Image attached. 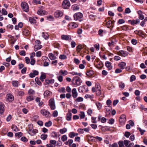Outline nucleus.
<instances>
[{"label": "nucleus", "mask_w": 147, "mask_h": 147, "mask_svg": "<svg viewBox=\"0 0 147 147\" xmlns=\"http://www.w3.org/2000/svg\"><path fill=\"white\" fill-rule=\"evenodd\" d=\"M74 17L75 20L81 22L82 20L83 15L80 12H78L74 15Z\"/></svg>", "instance_id": "obj_1"}, {"label": "nucleus", "mask_w": 147, "mask_h": 147, "mask_svg": "<svg viewBox=\"0 0 147 147\" xmlns=\"http://www.w3.org/2000/svg\"><path fill=\"white\" fill-rule=\"evenodd\" d=\"M73 82L74 84L77 86H80L82 82L81 78L78 76L74 77L73 79Z\"/></svg>", "instance_id": "obj_2"}, {"label": "nucleus", "mask_w": 147, "mask_h": 147, "mask_svg": "<svg viewBox=\"0 0 147 147\" xmlns=\"http://www.w3.org/2000/svg\"><path fill=\"white\" fill-rule=\"evenodd\" d=\"M28 133L31 136H34L35 134L38 132V130L36 129H33L32 125H30L29 126Z\"/></svg>", "instance_id": "obj_3"}, {"label": "nucleus", "mask_w": 147, "mask_h": 147, "mask_svg": "<svg viewBox=\"0 0 147 147\" xmlns=\"http://www.w3.org/2000/svg\"><path fill=\"white\" fill-rule=\"evenodd\" d=\"M49 105L52 110H54L56 108L55 100L54 99L51 98L49 101Z\"/></svg>", "instance_id": "obj_4"}, {"label": "nucleus", "mask_w": 147, "mask_h": 147, "mask_svg": "<svg viewBox=\"0 0 147 147\" xmlns=\"http://www.w3.org/2000/svg\"><path fill=\"white\" fill-rule=\"evenodd\" d=\"M62 7L64 9H68L70 6V4L68 0H64L62 3Z\"/></svg>", "instance_id": "obj_5"}, {"label": "nucleus", "mask_w": 147, "mask_h": 147, "mask_svg": "<svg viewBox=\"0 0 147 147\" xmlns=\"http://www.w3.org/2000/svg\"><path fill=\"white\" fill-rule=\"evenodd\" d=\"M21 6L24 11L28 12L29 11V7L28 4L25 2H22L21 4Z\"/></svg>", "instance_id": "obj_6"}, {"label": "nucleus", "mask_w": 147, "mask_h": 147, "mask_svg": "<svg viewBox=\"0 0 147 147\" xmlns=\"http://www.w3.org/2000/svg\"><path fill=\"white\" fill-rule=\"evenodd\" d=\"M40 112L43 115L45 116L46 117H50L51 116L50 113L45 109L41 110Z\"/></svg>", "instance_id": "obj_7"}, {"label": "nucleus", "mask_w": 147, "mask_h": 147, "mask_svg": "<svg viewBox=\"0 0 147 147\" xmlns=\"http://www.w3.org/2000/svg\"><path fill=\"white\" fill-rule=\"evenodd\" d=\"M126 116L124 115H121L119 119V122L121 125L123 124L125 122Z\"/></svg>", "instance_id": "obj_8"}, {"label": "nucleus", "mask_w": 147, "mask_h": 147, "mask_svg": "<svg viewBox=\"0 0 147 147\" xmlns=\"http://www.w3.org/2000/svg\"><path fill=\"white\" fill-rule=\"evenodd\" d=\"M117 54L119 55L125 57L127 55L128 53L126 51L121 50L117 52Z\"/></svg>", "instance_id": "obj_9"}, {"label": "nucleus", "mask_w": 147, "mask_h": 147, "mask_svg": "<svg viewBox=\"0 0 147 147\" xmlns=\"http://www.w3.org/2000/svg\"><path fill=\"white\" fill-rule=\"evenodd\" d=\"M63 15V12L59 10L57 11L54 13V16L56 18L61 17Z\"/></svg>", "instance_id": "obj_10"}, {"label": "nucleus", "mask_w": 147, "mask_h": 147, "mask_svg": "<svg viewBox=\"0 0 147 147\" xmlns=\"http://www.w3.org/2000/svg\"><path fill=\"white\" fill-rule=\"evenodd\" d=\"M42 59L43 60H45V61L44 62L43 65L44 66H47L49 65V62L47 61H49L48 58L46 56H43L42 57Z\"/></svg>", "instance_id": "obj_11"}, {"label": "nucleus", "mask_w": 147, "mask_h": 147, "mask_svg": "<svg viewBox=\"0 0 147 147\" xmlns=\"http://www.w3.org/2000/svg\"><path fill=\"white\" fill-rule=\"evenodd\" d=\"M37 13L38 15L43 16L47 14L48 13L45 10L40 9L38 10Z\"/></svg>", "instance_id": "obj_12"}, {"label": "nucleus", "mask_w": 147, "mask_h": 147, "mask_svg": "<svg viewBox=\"0 0 147 147\" xmlns=\"http://www.w3.org/2000/svg\"><path fill=\"white\" fill-rule=\"evenodd\" d=\"M68 26L69 28L71 29H74L78 27V24L74 22L69 23Z\"/></svg>", "instance_id": "obj_13"}, {"label": "nucleus", "mask_w": 147, "mask_h": 147, "mask_svg": "<svg viewBox=\"0 0 147 147\" xmlns=\"http://www.w3.org/2000/svg\"><path fill=\"white\" fill-rule=\"evenodd\" d=\"M5 105L4 104L0 102V114L2 115L3 114L5 111Z\"/></svg>", "instance_id": "obj_14"}, {"label": "nucleus", "mask_w": 147, "mask_h": 147, "mask_svg": "<svg viewBox=\"0 0 147 147\" xmlns=\"http://www.w3.org/2000/svg\"><path fill=\"white\" fill-rule=\"evenodd\" d=\"M72 114L70 110H69L66 116V119L67 121H70L71 118Z\"/></svg>", "instance_id": "obj_15"}, {"label": "nucleus", "mask_w": 147, "mask_h": 147, "mask_svg": "<svg viewBox=\"0 0 147 147\" xmlns=\"http://www.w3.org/2000/svg\"><path fill=\"white\" fill-rule=\"evenodd\" d=\"M72 95L73 97L74 98H76L78 96V93L76 88H73L72 90Z\"/></svg>", "instance_id": "obj_16"}, {"label": "nucleus", "mask_w": 147, "mask_h": 147, "mask_svg": "<svg viewBox=\"0 0 147 147\" xmlns=\"http://www.w3.org/2000/svg\"><path fill=\"white\" fill-rule=\"evenodd\" d=\"M38 74V72L36 70H34L32 73H31L29 74L30 77L31 78L34 77L35 76L37 75Z\"/></svg>", "instance_id": "obj_17"}, {"label": "nucleus", "mask_w": 147, "mask_h": 147, "mask_svg": "<svg viewBox=\"0 0 147 147\" xmlns=\"http://www.w3.org/2000/svg\"><path fill=\"white\" fill-rule=\"evenodd\" d=\"M105 64L106 66L108 68L109 70H110L112 69V66L111 63L107 61L105 62Z\"/></svg>", "instance_id": "obj_18"}, {"label": "nucleus", "mask_w": 147, "mask_h": 147, "mask_svg": "<svg viewBox=\"0 0 147 147\" xmlns=\"http://www.w3.org/2000/svg\"><path fill=\"white\" fill-rule=\"evenodd\" d=\"M138 13L139 15V18L140 19L142 20L144 19V17L142 14V11L140 10L138 11L137 12Z\"/></svg>", "instance_id": "obj_19"}, {"label": "nucleus", "mask_w": 147, "mask_h": 147, "mask_svg": "<svg viewBox=\"0 0 147 147\" xmlns=\"http://www.w3.org/2000/svg\"><path fill=\"white\" fill-rule=\"evenodd\" d=\"M131 22V24L132 25H134L140 22V21L139 19H137L136 20H129V22Z\"/></svg>", "instance_id": "obj_20"}, {"label": "nucleus", "mask_w": 147, "mask_h": 147, "mask_svg": "<svg viewBox=\"0 0 147 147\" xmlns=\"http://www.w3.org/2000/svg\"><path fill=\"white\" fill-rule=\"evenodd\" d=\"M126 65V63L123 62L119 63L118 64L119 67L121 69H124Z\"/></svg>", "instance_id": "obj_21"}, {"label": "nucleus", "mask_w": 147, "mask_h": 147, "mask_svg": "<svg viewBox=\"0 0 147 147\" xmlns=\"http://www.w3.org/2000/svg\"><path fill=\"white\" fill-rule=\"evenodd\" d=\"M86 75L89 77H91L94 74V72L93 71L89 70L86 72Z\"/></svg>", "instance_id": "obj_22"}, {"label": "nucleus", "mask_w": 147, "mask_h": 147, "mask_svg": "<svg viewBox=\"0 0 147 147\" xmlns=\"http://www.w3.org/2000/svg\"><path fill=\"white\" fill-rule=\"evenodd\" d=\"M34 99L33 96L32 95H29L26 96V100L28 102Z\"/></svg>", "instance_id": "obj_23"}, {"label": "nucleus", "mask_w": 147, "mask_h": 147, "mask_svg": "<svg viewBox=\"0 0 147 147\" xmlns=\"http://www.w3.org/2000/svg\"><path fill=\"white\" fill-rule=\"evenodd\" d=\"M42 47L41 45H35L34 46V50L35 51H36L38 50L41 49Z\"/></svg>", "instance_id": "obj_24"}, {"label": "nucleus", "mask_w": 147, "mask_h": 147, "mask_svg": "<svg viewBox=\"0 0 147 147\" xmlns=\"http://www.w3.org/2000/svg\"><path fill=\"white\" fill-rule=\"evenodd\" d=\"M106 24L108 27L109 28L113 26V22L110 20H109L107 22Z\"/></svg>", "instance_id": "obj_25"}, {"label": "nucleus", "mask_w": 147, "mask_h": 147, "mask_svg": "<svg viewBox=\"0 0 147 147\" xmlns=\"http://www.w3.org/2000/svg\"><path fill=\"white\" fill-rule=\"evenodd\" d=\"M83 48L82 46V45H78L76 47V51L77 52V53H79L80 50Z\"/></svg>", "instance_id": "obj_26"}, {"label": "nucleus", "mask_w": 147, "mask_h": 147, "mask_svg": "<svg viewBox=\"0 0 147 147\" xmlns=\"http://www.w3.org/2000/svg\"><path fill=\"white\" fill-rule=\"evenodd\" d=\"M42 36L45 39H47L49 37V34L46 32H43Z\"/></svg>", "instance_id": "obj_27"}, {"label": "nucleus", "mask_w": 147, "mask_h": 147, "mask_svg": "<svg viewBox=\"0 0 147 147\" xmlns=\"http://www.w3.org/2000/svg\"><path fill=\"white\" fill-rule=\"evenodd\" d=\"M12 84L14 87H17L18 86L19 82L17 81H13L12 82Z\"/></svg>", "instance_id": "obj_28"}, {"label": "nucleus", "mask_w": 147, "mask_h": 147, "mask_svg": "<svg viewBox=\"0 0 147 147\" xmlns=\"http://www.w3.org/2000/svg\"><path fill=\"white\" fill-rule=\"evenodd\" d=\"M61 38L62 40H68L69 38V36L63 35L61 36Z\"/></svg>", "instance_id": "obj_29"}, {"label": "nucleus", "mask_w": 147, "mask_h": 147, "mask_svg": "<svg viewBox=\"0 0 147 147\" xmlns=\"http://www.w3.org/2000/svg\"><path fill=\"white\" fill-rule=\"evenodd\" d=\"M79 115L80 116L81 119L84 118L85 116L84 113L83 111L80 112Z\"/></svg>", "instance_id": "obj_30"}, {"label": "nucleus", "mask_w": 147, "mask_h": 147, "mask_svg": "<svg viewBox=\"0 0 147 147\" xmlns=\"http://www.w3.org/2000/svg\"><path fill=\"white\" fill-rule=\"evenodd\" d=\"M29 20L31 24H36V20L34 19V18L30 17L29 18Z\"/></svg>", "instance_id": "obj_31"}, {"label": "nucleus", "mask_w": 147, "mask_h": 147, "mask_svg": "<svg viewBox=\"0 0 147 147\" xmlns=\"http://www.w3.org/2000/svg\"><path fill=\"white\" fill-rule=\"evenodd\" d=\"M49 57L51 60H54L56 59V57L52 53H50L49 54Z\"/></svg>", "instance_id": "obj_32"}, {"label": "nucleus", "mask_w": 147, "mask_h": 147, "mask_svg": "<svg viewBox=\"0 0 147 147\" xmlns=\"http://www.w3.org/2000/svg\"><path fill=\"white\" fill-rule=\"evenodd\" d=\"M72 8L74 10H78L79 9V7L77 5H73L72 6Z\"/></svg>", "instance_id": "obj_33"}, {"label": "nucleus", "mask_w": 147, "mask_h": 147, "mask_svg": "<svg viewBox=\"0 0 147 147\" xmlns=\"http://www.w3.org/2000/svg\"><path fill=\"white\" fill-rule=\"evenodd\" d=\"M58 91L60 93L65 92V89L64 87H62L59 88L58 90Z\"/></svg>", "instance_id": "obj_34"}, {"label": "nucleus", "mask_w": 147, "mask_h": 147, "mask_svg": "<svg viewBox=\"0 0 147 147\" xmlns=\"http://www.w3.org/2000/svg\"><path fill=\"white\" fill-rule=\"evenodd\" d=\"M71 74L72 75H78L80 76H82V74L81 73H78L76 72H75L74 71L72 72L71 73Z\"/></svg>", "instance_id": "obj_35"}, {"label": "nucleus", "mask_w": 147, "mask_h": 147, "mask_svg": "<svg viewBox=\"0 0 147 147\" xmlns=\"http://www.w3.org/2000/svg\"><path fill=\"white\" fill-rule=\"evenodd\" d=\"M46 78V76L45 74H42L40 78V79L41 81H43V80L45 79Z\"/></svg>", "instance_id": "obj_36"}, {"label": "nucleus", "mask_w": 147, "mask_h": 147, "mask_svg": "<svg viewBox=\"0 0 147 147\" xmlns=\"http://www.w3.org/2000/svg\"><path fill=\"white\" fill-rule=\"evenodd\" d=\"M136 80V77L135 75H132L131 76L130 79V82H132L133 81H135Z\"/></svg>", "instance_id": "obj_37"}, {"label": "nucleus", "mask_w": 147, "mask_h": 147, "mask_svg": "<svg viewBox=\"0 0 147 147\" xmlns=\"http://www.w3.org/2000/svg\"><path fill=\"white\" fill-rule=\"evenodd\" d=\"M51 92L48 90L45 91L44 94V95L45 96H47L50 95Z\"/></svg>", "instance_id": "obj_38"}, {"label": "nucleus", "mask_w": 147, "mask_h": 147, "mask_svg": "<svg viewBox=\"0 0 147 147\" xmlns=\"http://www.w3.org/2000/svg\"><path fill=\"white\" fill-rule=\"evenodd\" d=\"M96 105L97 107V108L98 110H100L102 107V104L99 102H96Z\"/></svg>", "instance_id": "obj_39"}, {"label": "nucleus", "mask_w": 147, "mask_h": 147, "mask_svg": "<svg viewBox=\"0 0 147 147\" xmlns=\"http://www.w3.org/2000/svg\"><path fill=\"white\" fill-rule=\"evenodd\" d=\"M59 73L62 74L64 76H65L68 74V72L66 70H64V71L61 70L59 71Z\"/></svg>", "instance_id": "obj_40"}, {"label": "nucleus", "mask_w": 147, "mask_h": 147, "mask_svg": "<svg viewBox=\"0 0 147 147\" xmlns=\"http://www.w3.org/2000/svg\"><path fill=\"white\" fill-rule=\"evenodd\" d=\"M23 33L24 35L25 36H27L29 35V32L28 30L26 29H25L23 32Z\"/></svg>", "instance_id": "obj_41"}, {"label": "nucleus", "mask_w": 147, "mask_h": 147, "mask_svg": "<svg viewBox=\"0 0 147 147\" xmlns=\"http://www.w3.org/2000/svg\"><path fill=\"white\" fill-rule=\"evenodd\" d=\"M7 99H10L11 100H13V95L11 94H7Z\"/></svg>", "instance_id": "obj_42"}, {"label": "nucleus", "mask_w": 147, "mask_h": 147, "mask_svg": "<svg viewBox=\"0 0 147 147\" xmlns=\"http://www.w3.org/2000/svg\"><path fill=\"white\" fill-rule=\"evenodd\" d=\"M67 131V129L66 128H63L60 130L59 132L61 134H63Z\"/></svg>", "instance_id": "obj_43"}, {"label": "nucleus", "mask_w": 147, "mask_h": 147, "mask_svg": "<svg viewBox=\"0 0 147 147\" xmlns=\"http://www.w3.org/2000/svg\"><path fill=\"white\" fill-rule=\"evenodd\" d=\"M22 135V132L16 133L15 134V136L16 137H18V138L21 137Z\"/></svg>", "instance_id": "obj_44"}, {"label": "nucleus", "mask_w": 147, "mask_h": 147, "mask_svg": "<svg viewBox=\"0 0 147 147\" xmlns=\"http://www.w3.org/2000/svg\"><path fill=\"white\" fill-rule=\"evenodd\" d=\"M101 129L103 131H106L109 130V128L107 126H102Z\"/></svg>", "instance_id": "obj_45"}, {"label": "nucleus", "mask_w": 147, "mask_h": 147, "mask_svg": "<svg viewBox=\"0 0 147 147\" xmlns=\"http://www.w3.org/2000/svg\"><path fill=\"white\" fill-rule=\"evenodd\" d=\"M119 86L121 89H123L125 87L124 84L123 82H120L119 83Z\"/></svg>", "instance_id": "obj_46"}, {"label": "nucleus", "mask_w": 147, "mask_h": 147, "mask_svg": "<svg viewBox=\"0 0 147 147\" xmlns=\"http://www.w3.org/2000/svg\"><path fill=\"white\" fill-rule=\"evenodd\" d=\"M137 129L140 132L141 135H142L144 134V132L145 131V130L142 129L140 127L137 128Z\"/></svg>", "instance_id": "obj_47"}, {"label": "nucleus", "mask_w": 147, "mask_h": 147, "mask_svg": "<svg viewBox=\"0 0 147 147\" xmlns=\"http://www.w3.org/2000/svg\"><path fill=\"white\" fill-rule=\"evenodd\" d=\"M59 58L61 59H65L67 58V57L65 55H60Z\"/></svg>", "instance_id": "obj_48"}, {"label": "nucleus", "mask_w": 147, "mask_h": 147, "mask_svg": "<svg viewBox=\"0 0 147 147\" xmlns=\"http://www.w3.org/2000/svg\"><path fill=\"white\" fill-rule=\"evenodd\" d=\"M52 124V123L51 121H49L48 122H46L45 123V125L46 127H50Z\"/></svg>", "instance_id": "obj_49"}, {"label": "nucleus", "mask_w": 147, "mask_h": 147, "mask_svg": "<svg viewBox=\"0 0 147 147\" xmlns=\"http://www.w3.org/2000/svg\"><path fill=\"white\" fill-rule=\"evenodd\" d=\"M54 80L53 79H51L50 80H46V83L47 84H49L51 83H53L54 82Z\"/></svg>", "instance_id": "obj_50"}, {"label": "nucleus", "mask_w": 147, "mask_h": 147, "mask_svg": "<svg viewBox=\"0 0 147 147\" xmlns=\"http://www.w3.org/2000/svg\"><path fill=\"white\" fill-rule=\"evenodd\" d=\"M134 125V122L132 120H129V129L130 128V126L133 127Z\"/></svg>", "instance_id": "obj_51"}, {"label": "nucleus", "mask_w": 147, "mask_h": 147, "mask_svg": "<svg viewBox=\"0 0 147 147\" xmlns=\"http://www.w3.org/2000/svg\"><path fill=\"white\" fill-rule=\"evenodd\" d=\"M75 134L76 133L73 132H71L69 133V136L70 138H72L76 136Z\"/></svg>", "instance_id": "obj_52"}, {"label": "nucleus", "mask_w": 147, "mask_h": 147, "mask_svg": "<svg viewBox=\"0 0 147 147\" xmlns=\"http://www.w3.org/2000/svg\"><path fill=\"white\" fill-rule=\"evenodd\" d=\"M115 44V42L113 41H111L108 43L109 46L110 47H113L114 46Z\"/></svg>", "instance_id": "obj_53"}, {"label": "nucleus", "mask_w": 147, "mask_h": 147, "mask_svg": "<svg viewBox=\"0 0 147 147\" xmlns=\"http://www.w3.org/2000/svg\"><path fill=\"white\" fill-rule=\"evenodd\" d=\"M96 94L97 96H99L101 94V91L100 89H98L97 90H96Z\"/></svg>", "instance_id": "obj_54"}, {"label": "nucleus", "mask_w": 147, "mask_h": 147, "mask_svg": "<svg viewBox=\"0 0 147 147\" xmlns=\"http://www.w3.org/2000/svg\"><path fill=\"white\" fill-rule=\"evenodd\" d=\"M67 139V137L66 135H64L63 136L61 137L62 140L64 142L66 141Z\"/></svg>", "instance_id": "obj_55"}, {"label": "nucleus", "mask_w": 147, "mask_h": 147, "mask_svg": "<svg viewBox=\"0 0 147 147\" xmlns=\"http://www.w3.org/2000/svg\"><path fill=\"white\" fill-rule=\"evenodd\" d=\"M47 135L43 134L41 135V138L43 140H45L47 138Z\"/></svg>", "instance_id": "obj_56"}, {"label": "nucleus", "mask_w": 147, "mask_h": 147, "mask_svg": "<svg viewBox=\"0 0 147 147\" xmlns=\"http://www.w3.org/2000/svg\"><path fill=\"white\" fill-rule=\"evenodd\" d=\"M35 92L32 89H30L28 91V94H35Z\"/></svg>", "instance_id": "obj_57"}, {"label": "nucleus", "mask_w": 147, "mask_h": 147, "mask_svg": "<svg viewBox=\"0 0 147 147\" xmlns=\"http://www.w3.org/2000/svg\"><path fill=\"white\" fill-rule=\"evenodd\" d=\"M119 147H124L123 142V141H119L118 142Z\"/></svg>", "instance_id": "obj_58"}, {"label": "nucleus", "mask_w": 147, "mask_h": 147, "mask_svg": "<svg viewBox=\"0 0 147 147\" xmlns=\"http://www.w3.org/2000/svg\"><path fill=\"white\" fill-rule=\"evenodd\" d=\"M121 28L123 30H127L128 29V27L127 25H125L122 26Z\"/></svg>", "instance_id": "obj_59"}, {"label": "nucleus", "mask_w": 147, "mask_h": 147, "mask_svg": "<svg viewBox=\"0 0 147 147\" xmlns=\"http://www.w3.org/2000/svg\"><path fill=\"white\" fill-rule=\"evenodd\" d=\"M58 112L57 111H55L53 114L52 115L54 117H57L58 115Z\"/></svg>", "instance_id": "obj_60"}, {"label": "nucleus", "mask_w": 147, "mask_h": 147, "mask_svg": "<svg viewBox=\"0 0 147 147\" xmlns=\"http://www.w3.org/2000/svg\"><path fill=\"white\" fill-rule=\"evenodd\" d=\"M89 18L92 20H94L96 17V16L93 14L90 15L89 16Z\"/></svg>", "instance_id": "obj_61"}, {"label": "nucleus", "mask_w": 147, "mask_h": 147, "mask_svg": "<svg viewBox=\"0 0 147 147\" xmlns=\"http://www.w3.org/2000/svg\"><path fill=\"white\" fill-rule=\"evenodd\" d=\"M21 140L25 142H26L28 141V139L26 138L25 137H22L21 138Z\"/></svg>", "instance_id": "obj_62"}, {"label": "nucleus", "mask_w": 147, "mask_h": 147, "mask_svg": "<svg viewBox=\"0 0 147 147\" xmlns=\"http://www.w3.org/2000/svg\"><path fill=\"white\" fill-rule=\"evenodd\" d=\"M20 55L22 56H24L26 55V53L25 51L24 50L21 51L20 53Z\"/></svg>", "instance_id": "obj_63"}, {"label": "nucleus", "mask_w": 147, "mask_h": 147, "mask_svg": "<svg viewBox=\"0 0 147 147\" xmlns=\"http://www.w3.org/2000/svg\"><path fill=\"white\" fill-rule=\"evenodd\" d=\"M124 145H125L126 147H129V146H128V145L129 144L128 141L126 140H125L124 141Z\"/></svg>", "instance_id": "obj_64"}]
</instances>
